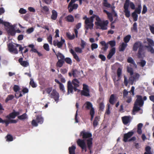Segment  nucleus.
Segmentation results:
<instances>
[{"instance_id":"f8f14e48","label":"nucleus","mask_w":154,"mask_h":154,"mask_svg":"<svg viewBox=\"0 0 154 154\" xmlns=\"http://www.w3.org/2000/svg\"><path fill=\"white\" fill-rule=\"evenodd\" d=\"M6 29L8 34L12 35L14 36L15 34V31L14 27L12 25H10L8 26H6Z\"/></svg>"},{"instance_id":"2eb2a0df","label":"nucleus","mask_w":154,"mask_h":154,"mask_svg":"<svg viewBox=\"0 0 154 154\" xmlns=\"http://www.w3.org/2000/svg\"><path fill=\"white\" fill-rule=\"evenodd\" d=\"M20 114V113L19 112H16L14 110H13V112L7 116L6 118L8 119L10 118L14 119L16 117L19 115Z\"/></svg>"},{"instance_id":"69168bd1","label":"nucleus","mask_w":154,"mask_h":154,"mask_svg":"<svg viewBox=\"0 0 154 154\" xmlns=\"http://www.w3.org/2000/svg\"><path fill=\"white\" fill-rule=\"evenodd\" d=\"M7 140L10 141H12L13 140V137L10 134H8L6 136Z\"/></svg>"},{"instance_id":"c9c22d12","label":"nucleus","mask_w":154,"mask_h":154,"mask_svg":"<svg viewBox=\"0 0 154 154\" xmlns=\"http://www.w3.org/2000/svg\"><path fill=\"white\" fill-rule=\"evenodd\" d=\"M141 8L142 7L141 5H138L137 7L136 8L134 11V12H135L137 14H139L141 13Z\"/></svg>"},{"instance_id":"774afa93","label":"nucleus","mask_w":154,"mask_h":154,"mask_svg":"<svg viewBox=\"0 0 154 154\" xmlns=\"http://www.w3.org/2000/svg\"><path fill=\"white\" fill-rule=\"evenodd\" d=\"M128 72L130 73L131 75H132L133 74V69L131 67H128L127 68Z\"/></svg>"},{"instance_id":"09e8293b","label":"nucleus","mask_w":154,"mask_h":154,"mask_svg":"<svg viewBox=\"0 0 154 154\" xmlns=\"http://www.w3.org/2000/svg\"><path fill=\"white\" fill-rule=\"evenodd\" d=\"M127 62L128 63H130L134 65H136L134 61V60L131 57H129L127 59Z\"/></svg>"},{"instance_id":"a211bd4d","label":"nucleus","mask_w":154,"mask_h":154,"mask_svg":"<svg viewBox=\"0 0 154 154\" xmlns=\"http://www.w3.org/2000/svg\"><path fill=\"white\" fill-rule=\"evenodd\" d=\"M134 134V132L132 131H129L127 133L125 134L124 135L123 141L125 142L128 141V139L131 137Z\"/></svg>"},{"instance_id":"20e7f679","label":"nucleus","mask_w":154,"mask_h":154,"mask_svg":"<svg viewBox=\"0 0 154 154\" xmlns=\"http://www.w3.org/2000/svg\"><path fill=\"white\" fill-rule=\"evenodd\" d=\"M97 22H95V24L97 26H99L100 29L105 30L107 29L109 21L108 20H102L100 17H97L96 18Z\"/></svg>"},{"instance_id":"f257e3e1","label":"nucleus","mask_w":154,"mask_h":154,"mask_svg":"<svg viewBox=\"0 0 154 154\" xmlns=\"http://www.w3.org/2000/svg\"><path fill=\"white\" fill-rule=\"evenodd\" d=\"M79 136L80 137L82 136L83 139H78L77 141V145L81 148L82 152L85 151V152H86L87 151V145L85 139H88L86 140L87 143L88 140L92 138V134L90 132L86 131L85 130H83L80 133Z\"/></svg>"},{"instance_id":"5701e85b","label":"nucleus","mask_w":154,"mask_h":154,"mask_svg":"<svg viewBox=\"0 0 154 154\" xmlns=\"http://www.w3.org/2000/svg\"><path fill=\"white\" fill-rule=\"evenodd\" d=\"M100 44L102 46H103L102 48V50H103L104 51H106L109 46L108 42L106 43L105 41H102L100 42Z\"/></svg>"},{"instance_id":"4468645a","label":"nucleus","mask_w":154,"mask_h":154,"mask_svg":"<svg viewBox=\"0 0 154 154\" xmlns=\"http://www.w3.org/2000/svg\"><path fill=\"white\" fill-rule=\"evenodd\" d=\"M61 41L59 42L57 40L56 41L54 40L53 42V44L54 46H57V47L59 48H61L62 47V46L65 42V40L64 39H63L62 37H61Z\"/></svg>"},{"instance_id":"6e6552de","label":"nucleus","mask_w":154,"mask_h":154,"mask_svg":"<svg viewBox=\"0 0 154 154\" xmlns=\"http://www.w3.org/2000/svg\"><path fill=\"white\" fill-rule=\"evenodd\" d=\"M78 87H74L72 85V83L70 81H69L67 82V95H69L70 93H73V90L75 91H76L78 90L77 88Z\"/></svg>"},{"instance_id":"6e6d98bb","label":"nucleus","mask_w":154,"mask_h":154,"mask_svg":"<svg viewBox=\"0 0 154 154\" xmlns=\"http://www.w3.org/2000/svg\"><path fill=\"white\" fill-rule=\"evenodd\" d=\"M59 88L60 90L63 93H64L65 92L64 87L62 83H61L59 85Z\"/></svg>"},{"instance_id":"052dcab7","label":"nucleus","mask_w":154,"mask_h":154,"mask_svg":"<svg viewBox=\"0 0 154 154\" xmlns=\"http://www.w3.org/2000/svg\"><path fill=\"white\" fill-rule=\"evenodd\" d=\"M147 11V8L145 5H144L143 6V9L142 11V14H144L146 13Z\"/></svg>"},{"instance_id":"4d7b16f0","label":"nucleus","mask_w":154,"mask_h":154,"mask_svg":"<svg viewBox=\"0 0 154 154\" xmlns=\"http://www.w3.org/2000/svg\"><path fill=\"white\" fill-rule=\"evenodd\" d=\"M13 90L14 92H17L20 90V87L18 85H15L13 87Z\"/></svg>"},{"instance_id":"7c9ffc66","label":"nucleus","mask_w":154,"mask_h":154,"mask_svg":"<svg viewBox=\"0 0 154 154\" xmlns=\"http://www.w3.org/2000/svg\"><path fill=\"white\" fill-rule=\"evenodd\" d=\"M56 55L59 60H64L65 57L62 54L59 52L57 54H56Z\"/></svg>"},{"instance_id":"f03ea898","label":"nucleus","mask_w":154,"mask_h":154,"mask_svg":"<svg viewBox=\"0 0 154 154\" xmlns=\"http://www.w3.org/2000/svg\"><path fill=\"white\" fill-rule=\"evenodd\" d=\"M138 48L137 54V56L138 58H143L145 57L146 52L145 51L144 45L140 41L135 42L133 45L132 49L134 51H136Z\"/></svg>"},{"instance_id":"b1692460","label":"nucleus","mask_w":154,"mask_h":154,"mask_svg":"<svg viewBox=\"0 0 154 154\" xmlns=\"http://www.w3.org/2000/svg\"><path fill=\"white\" fill-rule=\"evenodd\" d=\"M66 21L69 22H73L74 21V17L71 15H69L66 16L65 17Z\"/></svg>"},{"instance_id":"338daca9","label":"nucleus","mask_w":154,"mask_h":154,"mask_svg":"<svg viewBox=\"0 0 154 154\" xmlns=\"http://www.w3.org/2000/svg\"><path fill=\"white\" fill-rule=\"evenodd\" d=\"M98 57L99 58H100L102 61H105L106 60V57L104 55L102 54H100L98 56Z\"/></svg>"},{"instance_id":"412c9836","label":"nucleus","mask_w":154,"mask_h":154,"mask_svg":"<svg viewBox=\"0 0 154 154\" xmlns=\"http://www.w3.org/2000/svg\"><path fill=\"white\" fill-rule=\"evenodd\" d=\"M116 52L115 48H112L110 50L108 54L107 55V57L109 59H110L112 56L115 54Z\"/></svg>"},{"instance_id":"a19ab883","label":"nucleus","mask_w":154,"mask_h":154,"mask_svg":"<svg viewBox=\"0 0 154 154\" xmlns=\"http://www.w3.org/2000/svg\"><path fill=\"white\" fill-rule=\"evenodd\" d=\"M14 97V96L12 94L8 95L5 99V102L7 103L9 100H12Z\"/></svg>"},{"instance_id":"f3484780","label":"nucleus","mask_w":154,"mask_h":154,"mask_svg":"<svg viewBox=\"0 0 154 154\" xmlns=\"http://www.w3.org/2000/svg\"><path fill=\"white\" fill-rule=\"evenodd\" d=\"M93 138H91L87 140V148H88L89 150L90 154H91L92 153V149L93 146Z\"/></svg>"},{"instance_id":"37998d69","label":"nucleus","mask_w":154,"mask_h":154,"mask_svg":"<svg viewBox=\"0 0 154 154\" xmlns=\"http://www.w3.org/2000/svg\"><path fill=\"white\" fill-rule=\"evenodd\" d=\"M99 110L103 111L104 108V105L103 101L99 103Z\"/></svg>"},{"instance_id":"603ef678","label":"nucleus","mask_w":154,"mask_h":154,"mask_svg":"<svg viewBox=\"0 0 154 154\" xmlns=\"http://www.w3.org/2000/svg\"><path fill=\"white\" fill-rule=\"evenodd\" d=\"M29 84L33 88H35L37 86L36 84L35 83L33 79H30Z\"/></svg>"},{"instance_id":"aec40b11","label":"nucleus","mask_w":154,"mask_h":154,"mask_svg":"<svg viewBox=\"0 0 154 154\" xmlns=\"http://www.w3.org/2000/svg\"><path fill=\"white\" fill-rule=\"evenodd\" d=\"M85 107L86 110H90L93 108L92 103L89 101H86L82 106V108Z\"/></svg>"},{"instance_id":"c03bdc74","label":"nucleus","mask_w":154,"mask_h":154,"mask_svg":"<svg viewBox=\"0 0 154 154\" xmlns=\"http://www.w3.org/2000/svg\"><path fill=\"white\" fill-rule=\"evenodd\" d=\"M40 7L42 10H43L45 13H46L47 14H48V12L49 11V9L47 6H42V5H41Z\"/></svg>"},{"instance_id":"dca6fc26","label":"nucleus","mask_w":154,"mask_h":154,"mask_svg":"<svg viewBox=\"0 0 154 154\" xmlns=\"http://www.w3.org/2000/svg\"><path fill=\"white\" fill-rule=\"evenodd\" d=\"M123 124L125 125L130 123L131 121V117L130 116H125L122 117Z\"/></svg>"},{"instance_id":"13d9d810","label":"nucleus","mask_w":154,"mask_h":154,"mask_svg":"<svg viewBox=\"0 0 154 154\" xmlns=\"http://www.w3.org/2000/svg\"><path fill=\"white\" fill-rule=\"evenodd\" d=\"M140 75L138 73H135L134 75L133 76V77L135 81H136L137 80H138L140 77Z\"/></svg>"},{"instance_id":"c756f323","label":"nucleus","mask_w":154,"mask_h":154,"mask_svg":"<svg viewBox=\"0 0 154 154\" xmlns=\"http://www.w3.org/2000/svg\"><path fill=\"white\" fill-rule=\"evenodd\" d=\"M17 118L18 119L21 120H25L28 119V117L26 113H23L20 116H18Z\"/></svg>"},{"instance_id":"6ab92c4d","label":"nucleus","mask_w":154,"mask_h":154,"mask_svg":"<svg viewBox=\"0 0 154 154\" xmlns=\"http://www.w3.org/2000/svg\"><path fill=\"white\" fill-rule=\"evenodd\" d=\"M18 61L20 64L23 67H27L29 65V63L27 61H23V58L22 57L20 58Z\"/></svg>"},{"instance_id":"ddd939ff","label":"nucleus","mask_w":154,"mask_h":154,"mask_svg":"<svg viewBox=\"0 0 154 154\" xmlns=\"http://www.w3.org/2000/svg\"><path fill=\"white\" fill-rule=\"evenodd\" d=\"M137 99L136 100L134 103L138 106L140 107L142 106L144 104V101L143 100L142 97L141 96L137 95L136 96Z\"/></svg>"},{"instance_id":"49530a36","label":"nucleus","mask_w":154,"mask_h":154,"mask_svg":"<svg viewBox=\"0 0 154 154\" xmlns=\"http://www.w3.org/2000/svg\"><path fill=\"white\" fill-rule=\"evenodd\" d=\"M138 105H137V104H134V106L133 107V111L134 112H136V111H139L140 109V106L138 107Z\"/></svg>"},{"instance_id":"1a4fd4ad","label":"nucleus","mask_w":154,"mask_h":154,"mask_svg":"<svg viewBox=\"0 0 154 154\" xmlns=\"http://www.w3.org/2000/svg\"><path fill=\"white\" fill-rule=\"evenodd\" d=\"M83 90L81 91V94L82 96H84L86 97H89L90 96L89 89L88 86L85 84L83 85Z\"/></svg>"},{"instance_id":"4be33fe9","label":"nucleus","mask_w":154,"mask_h":154,"mask_svg":"<svg viewBox=\"0 0 154 154\" xmlns=\"http://www.w3.org/2000/svg\"><path fill=\"white\" fill-rule=\"evenodd\" d=\"M78 7V5L77 4H72L69 7V4L68 6L69 12L71 13L74 9H76Z\"/></svg>"},{"instance_id":"e433bc0d","label":"nucleus","mask_w":154,"mask_h":154,"mask_svg":"<svg viewBox=\"0 0 154 154\" xmlns=\"http://www.w3.org/2000/svg\"><path fill=\"white\" fill-rule=\"evenodd\" d=\"M131 29L132 31H134L136 32H137V25L136 22L134 23L133 27L131 28Z\"/></svg>"},{"instance_id":"9b49d317","label":"nucleus","mask_w":154,"mask_h":154,"mask_svg":"<svg viewBox=\"0 0 154 154\" xmlns=\"http://www.w3.org/2000/svg\"><path fill=\"white\" fill-rule=\"evenodd\" d=\"M50 97L52 98H53L55 101L57 102L59 100V95L55 90L54 89L51 93Z\"/></svg>"},{"instance_id":"2f4dec72","label":"nucleus","mask_w":154,"mask_h":154,"mask_svg":"<svg viewBox=\"0 0 154 154\" xmlns=\"http://www.w3.org/2000/svg\"><path fill=\"white\" fill-rule=\"evenodd\" d=\"M127 44L123 42L121 45L119 46V51H124L127 47Z\"/></svg>"},{"instance_id":"72a5a7b5","label":"nucleus","mask_w":154,"mask_h":154,"mask_svg":"<svg viewBox=\"0 0 154 154\" xmlns=\"http://www.w3.org/2000/svg\"><path fill=\"white\" fill-rule=\"evenodd\" d=\"M64 63V60H58L56 63V66L57 67H61L63 66Z\"/></svg>"},{"instance_id":"0eeeda50","label":"nucleus","mask_w":154,"mask_h":154,"mask_svg":"<svg viewBox=\"0 0 154 154\" xmlns=\"http://www.w3.org/2000/svg\"><path fill=\"white\" fill-rule=\"evenodd\" d=\"M44 122V119L41 115L36 116L35 120L33 119L32 122V125L33 126L37 127L38 124H42Z\"/></svg>"},{"instance_id":"39448f33","label":"nucleus","mask_w":154,"mask_h":154,"mask_svg":"<svg viewBox=\"0 0 154 154\" xmlns=\"http://www.w3.org/2000/svg\"><path fill=\"white\" fill-rule=\"evenodd\" d=\"M16 46H15L12 43H9L8 48L9 51L15 54H17L18 53V51L16 47H19V51L21 53L23 54L22 50L23 49V48H22L21 45H20L15 44Z\"/></svg>"},{"instance_id":"e2e57ef3","label":"nucleus","mask_w":154,"mask_h":154,"mask_svg":"<svg viewBox=\"0 0 154 154\" xmlns=\"http://www.w3.org/2000/svg\"><path fill=\"white\" fill-rule=\"evenodd\" d=\"M75 51L77 52L81 53L82 52V49L79 47H76L75 48Z\"/></svg>"},{"instance_id":"680f3d73","label":"nucleus","mask_w":154,"mask_h":154,"mask_svg":"<svg viewBox=\"0 0 154 154\" xmlns=\"http://www.w3.org/2000/svg\"><path fill=\"white\" fill-rule=\"evenodd\" d=\"M107 108L106 109L105 114H107L108 115H109L110 114V105L109 104H107Z\"/></svg>"},{"instance_id":"a878e982","label":"nucleus","mask_w":154,"mask_h":154,"mask_svg":"<svg viewBox=\"0 0 154 154\" xmlns=\"http://www.w3.org/2000/svg\"><path fill=\"white\" fill-rule=\"evenodd\" d=\"M52 15L51 16V19L55 20L57 17V13L55 10H53L51 11Z\"/></svg>"},{"instance_id":"bb28decb","label":"nucleus","mask_w":154,"mask_h":154,"mask_svg":"<svg viewBox=\"0 0 154 154\" xmlns=\"http://www.w3.org/2000/svg\"><path fill=\"white\" fill-rule=\"evenodd\" d=\"M76 148V147L74 145L69 147L68 149L69 154H75V152Z\"/></svg>"},{"instance_id":"864d4df0","label":"nucleus","mask_w":154,"mask_h":154,"mask_svg":"<svg viewBox=\"0 0 154 154\" xmlns=\"http://www.w3.org/2000/svg\"><path fill=\"white\" fill-rule=\"evenodd\" d=\"M65 61L66 63L69 64L71 65L72 63L71 59L69 57H66L64 60V62Z\"/></svg>"},{"instance_id":"c85d7f7f","label":"nucleus","mask_w":154,"mask_h":154,"mask_svg":"<svg viewBox=\"0 0 154 154\" xmlns=\"http://www.w3.org/2000/svg\"><path fill=\"white\" fill-rule=\"evenodd\" d=\"M81 23H77L76 26V28L75 29H74V32L75 34V36L76 38L78 37V29H79L81 27Z\"/></svg>"},{"instance_id":"0e129e2a","label":"nucleus","mask_w":154,"mask_h":154,"mask_svg":"<svg viewBox=\"0 0 154 154\" xmlns=\"http://www.w3.org/2000/svg\"><path fill=\"white\" fill-rule=\"evenodd\" d=\"M44 48L47 51L50 50L49 45L47 44H45L43 45Z\"/></svg>"},{"instance_id":"bf43d9fd","label":"nucleus","mask_w":154,"mask_h":154,"mask_svg":"<svg viewBox=\"0 0 154 154\" xmlns=\"http://www.w3.org/2000/svg\"><path fill=\"white\" fill-rule=\"evenodd\" d=\"M98 45L96 43H92L91 46L92 50L93 51L94 49L98 48Z\"/></svg>"},{"instance_id":"9d476101","label":"nucleus","mask_w":154,"mask_h":154,"mask_svg":"<svg viewBox=\"0 0 154 154\" xmlns=\"http://www.w3.org/2000/svg\"><path fill=\"white\" fill-rule=\"evenodd\" d=\"M124 84L126 86H128V83H129L130 84H131V85H132L133 84V83L134 81H135V80H134V78L133 76H131L129 79V81L128 80L127 78V77L125 76L124 75Z\"/></svg>"},{"instance_id":"cd10ccee","label":"nucleus","mask_w":154,"mask_h":154,"mask_svg":"<svg viewBox=\"0 0 154 154\" xmlns=\"http://www.w3.org/2000/svg\"><path fill=\"white\" fill-rule=\"evenodd\" d=\"M87 23H85V28L87 30H88L89 29H93V27L94 26V24H91L89 22Z\"/></svg>"},{"instance_id":"7ed1b4c3","label":"nucleus","mask_w":154,"mask_h":154,"mask_svg":"<svg viewBox=\"0 0 154 154\" xmlns=\"http://www.w3.org/2000/svg\"><path fill=\"white\" fill-rule=\"evenodd\" d=\"M129 5L132 9L135 8V6L132 2H130V0H126L124 5V12L126 17H129L130 16V12L128 10Z\"/></svg>"},{"instance_id":"ea45409f","label":"nucleus","mask_w":154,"mask_h":154,"mask_svg":"<svg viewBox=\"0 0 154 154\" xmlns=\"http://www.w3.org/2000/svg\"><path fill=\"white\" fill-rule=\"evenodd\" d=\"M103 5L106 7L109 8L111 7V5L107 2V0H103Z\"/></svg>"},{"instance_id":"473e14b6","label":"nucleus","mask_w":154,"mask_h":154,"mask_svg":"<svg viewBox=\"0 0 154 154\" xmlns=\"http://www.w3.org/2000/svg\"><path fill=\"white\" fill-rule=\"evenodd\" d=\"M109 101L111 104L113 105L114 104L115 101V97L114 94H112L110 95Z\"/></svg>"},{"instance_id":"f704fd0d","label":"nucleus","mask_w":154,"mask_h":154,"mask_svg":"<svg viewBox=\"0 0 154 154\" xmlns=\"http://www.w3.org/2000/svg\"><path fill=\"white\" fill-rule=\"evenodd\" d=\"M122 73V69L120 68H119L117 71V74L118 77V79L117 80L118 81L121 78V76Z\"/></svg>"},{"instance_id":"423d86ee","label":"nucleus","mask_w":154,"mask_h":154,"mask_svg":"<svg viewBox=\"0 0 154 154\" xmlns=\"http://www.w3.org/2000/svg\"><path fill=\"white\" fill-rule=\"evenodd\" d=\"M146 40L148 42V45L144 46L145 50L146 48L148 52H150L151 54H154V49L153 47L154 46V42L153 40L150 38H146Z\"/></svg>"},{"instance_id":"5fc2aeb1","label":"nucleus","mask_w":154,"mask_h":154,"mask_svg":"<svg viewBox=\"0 0 154 154\" xmlns=\"http://www.w3.org/2000/svg\"><path fill=\"white\" fill-rule=\"evenodd\" d=\"M47 39L49 44L52 45V37L51 35H50L48 37Z\"/></svg>"},{"instance_id":"79ce46f5","label":"nucleus","mask_w":154,"mask_h":154,"mask_svg":"<svg viewBox=\"0 0 154 154\" xmlns=\"http://www.w3.org/2000/svg\"><path fill=\"white\" fill-rule=\"evenodd\" d=\"M131 38V36L130 35H128L125 36L124 38V41L125 43L127 44L130 41Z\"/></svg>"},{"instance_id":"58836bf2","label":"nucleus","mask_w":154,"mask_h":154,"mask_svg":"<svg viewBox=\"0 0 154 154\" xmlns=\"http://www.w3.org/2000/svg\"><path fill=\"white\" fill-rule=\"evenodd\" d=\"M99 119L98 116H96L95 117L93 122V125L94 127H95L97 125Z\"/></svg>"},{"instance_id":"393cba45","label":"nucleus","mask_w":154,"mask_h":154,"mask_svg":"<svg viewBox=\"0 0 154 154\" xmlns=\"http://www.w3.org/2000/svg\"><path fill=\"white\" fill-rule=\"evenodd\" d=\"M71 82L72 85H73V87H79V84L80 82L77 79H73Z\"/></svg>"},{"instance_id":"4c0bfd02","label":"nucleus","mask_w":154,"mask_h":154,"mask_svg":"<svg viewBox=\"0 0 154 154\" xmlns=\"http://www.w3.org/2000/svg\"><path fill=\"white\" fill-rule=\"evenodd\" d=\"M66 36L69 40L73 39L75 38V35L74 34H73V35H71L69 32H66Z\"/></svg>"},{"instance_id":"de8ad7c7","label":"nucleus","mask_w":154,"mask_h":154,"mask_svg":"<svg viewBox=\"0 0 154 154\" xmlns=\"http://www.w3.org/2000/svg\"><path fill=\"white\" fill-rule=\"evenodd\" d=\"M146 63V62L145 60H141L140 62H139L138 64L141 66V67H143L144 66Z\"/></svg>"},{"instance_id":"a18cd8bd","label":"nucleus","mask_w":154,"mask_h":154,"mask_svg":"<svg viewBox=\"0 0 154 154\" xmlns=\"http://www.w3.org/2000/svg\"><path fill=\"white\" fill-rule=\"evenodd\" d=\"M132 16L133 19L134 21H136L137 20L138 16L137 14L135 12H133L132 14Z\"/></svg>"},{"instance_id":"3c124183","label":"nucleus","mask_w":154,"mask_h":154,"mask_svg":"<svg viewBox=\"0 0 154 154\" xmlns=\"http://www.w3.org/2000/svg\"><path fill=\"white\" fill-rule=\"evenodd\" d=\"M108 45L109 44L112 48H114L116 45V42L114 40L110 41L108 42Z\"/></svg>"},{"instance_id":"8fccbe9b","label":"nucleus","mask_w":154,"mask_h":154,"mask_svg":"<svg viewBox=\"0 0 154 154\" xmlns=\"http://www.w3.org/2000/svg\"><path fill=\"white\" fill-rule=\"evenodd\" d=\"M3 24L5 26H9L10 23L4 21L1 19H0V24Z\"/></svg>"}]
</instances>
